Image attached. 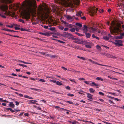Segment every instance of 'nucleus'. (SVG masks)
<instances>
[{
    "mask_svg": "<svg viewBox=\"0 0 124 124\" xmlns=\"http://www.w3.org/2000/svg\"><path fill=\"white\" fill-rule=\"evenodd\" d=\"M111 26L109 27V29L110 34L112 35V36L110 34H109L108 36L111 39H114L115 38V35L118 34L121 32V25L114 21H112Z\"/></svg>",
    "mask_w": 124,
    "mask_h": 124,
    "instance_id": "1",
    "label": "nucleus"
},
{
    "mask_svg": "<svg viewBox=\"0 0 124 124\" xmlns=\"http://www.w3.org/2000/svg\"><path fill=\"white\" fill-rule=\"evenodd\" d=\"M22 5V8L21 14L25 19H28L30 18V14L32 10V7L33 6V2H29L27 5L26 4Z\"/></svg>",
    "mask_w": 124,
    "mask_h": 124,
    "instance_id": "2",
    "label": "nucleus"
},
{
    "mask_svg": "<svg viewBox=\"0 0 124 124\" xmlns=\"http://www.w3.org/2000/svg\"><path fill=\"white\" fill-rule=\"evenodd\" d=\"M8 9V7L7 5H4L2 7V10L3 11L2 14V15L0 14V16H1V17L3 18H6V15L8 16H11L13 17L15 15V13L13 12H11L10 11H7V10Z\"/></svg>",
    "mask_w": 124,
    "mask_h": 124,
    "instance_id": "3",
    "label": "nucleus"
},
{
    "mask_svg": "<svg viewBox=\"0 0 124 124\" xmlns=\"http://www.w3.org/2000/svg\"><path fill=\"white\" fill-rule=\"evenodd\" d=\"M87 29H88L89 30L90 32H91L93 33L97 32V30L96 29L92 27H88L86 25H84L83 29V32H87L88 31Z\"/></svg>",
    "mask_w": 124,
    "mask_h": 124,
    "instance_id": "4",
    "label": "nucleus"
},
{
    "mask_svg": "<svg viewBox=\"0 0 124 124\" xmlns=\"http://www.w3.org/2000/svg\"><path fill=\"white\" fill-rule=\"evenodd\" d=\"M98 8H96L95 7L92 6L89 8V12L91 16H93V15L97 13V11L98 10Z\"/></svg>",
    "mask_w": 124,
    "mask_h": 124,
    "instance_id": "5",
    "label": "nucleus"
},
{
    "mask_svg": "<svg viewBox=\"0 0 124 124\" xmlns=\"http://www.w3.org/2000/svg\"><path fill=\"white\" fill-rule=\"evenodd\" d=\"M122 41L120 40H116V42L114 43L115 46H121L123 45L122 43Z\"/></svg>",
    "mask_w": 124,
    "mask_h": 124,
    "instance_id": "6",
    "label": "nucleus"
},
{
    "mask_svg": "<svg viewBox=\"0 0 124 124\" xmlns=\"http://www.w3.org/2000/svg\"><path fill=\"white\" fill-rule=\"evenodd\" d=\"M88 60L91 62L92 63H93L94 64L100 65L101 66H106V67L108 66V67H110V66H108V65H103L101 64H98L96 62H94V61L90 59H88Z\"/></svg>",
    "mask_w": 124,
    "mask_h": 124,
    "instance_id": "7",
    "label": "nucleus"
},
{
    "mask_svg": "<svg viewBox=\"0 0 124 124\" xmlns=\"http://www.w3.org/2000/svg\"><path fill=\"white\" fill-rule=\"evenodd\" d=\"M1 2L3 3L7 4L10 3L12 2L11 0H0Z\"/></svg>",
    "mask_w": 124,
    "mask_h": 124,
    "instance_id": "8",
    "label": "nucleus"
},
{
    "mask_svg": "<svg viewBox=\"0 0 124 124\" xmlns=\"http://www.w3.org/2000/svg\"><path fill=\"white\" fill-rule=\"evenodd\" d=\"M65 34H64V36L66 37L69 39H71L72 37V35L70 34L68 32H64Z\"/></svg>",
    "mask_w": 124,
    "mask_h": 124,
    "instance_id": "9",
    "label": "nucleus"
},
{
    "mask_svg": "<svg viewBox=\"0 0 124 124\" xmlns=\"http://www.w3.org/2000/svg\"><path fill=\"white\" fill-rule=\"evenodd\" d=\"M72 2L74 5H78L80 3L79 0H71Z\"/></svg>",
    "mask_w": 124,
    "mask_h": 124,
    "instance_id": "10",
    "label": "nucleus"
},
{
    "mask_svg": "<svg viewBox=\"0 0 124 124\" xmlns=\"http://www.w3.org/2000/svg\"><path fill=\"white\" fill-rule=\"evenodd\" d=\"M117 5V7H121V8L124 7V0L123 1L122 3L118 4Z\"/></svg>",
    "mask_w": 124,
    "mask_h": 124,
    "instance_id": "11",
    "label": "nucleus"
},
{
    "mask_svg": "<svg viewBox=\"0 0 124 124\" xmlns=\"http://www.w3.org/2000/svg\"><path fill=\"white\" fill-rule=\"evenodd\" d=\"M29 101L30 103H32L34 104H36V105L38 104V103H36V102H37V101L30 100Z\"/></svg>",
    "mask_w": 124,
    "mask_h": 124,
    "instance_id": "12",
    "label": "nucleus"
},
{
    "mask_svg": "<svg viewBox=\"0 0 124 124\" xmlns=\"http://www.w3.org/2000/svg\"><path fill=\"white\" fill-rule=\"evenodd\" d=\"M83 15V13L81 11H78L77 12L76 15L78 16H80Z\"/></svg>",
    "mask_w": 124,
    "mask_h": 124,
    "instance_id": "13",
    "label": "nucleus"
},
{
    "mask_svg": "<svg viewBox=\"0 0 124 124\" xmlns=\"http://www.w3.org/2000/svg\"><path fill=\"white\" fill-rule=\"evenodd\" d=\"M64 16L68 20L72 19V18L70 16L68 15H65Z\"/></svg>",
    "mask_w": 124,
    "mask_h": 124,
    "instance_id": "14",
    "label": "nucleus"
},
{
    "mask_svg": "<svg viewBox=\"0 0 124 124\" xmlns=\"http://www.w3.org/2000/svg\"><path fill=\"white\" fill-rule=\"evenodd\" d=\"M13 103L12 102H10L9 103V106L12 108H14L15 106L14 104H13Z\"/></svg>",
    "mask_w": 124,
    "mask_h": 124,
    "instance_id": "15",
    "label": "nucleus"
},
{
    "mask_svg": "<svg viewBox=\"0 0 124 124\" xmlns=\"http://www.w3.org/2000/svg\"><path fill=\"white\" fill-rule=\"evenodd\" d=\"M88 95L87 96V97L89 98L90 99H92V95L89 93H88L87 94Z\"/></svg>",
    "mask_w": 124,
    "mask_h": 124,
    "instance_id": "16",
    "label": "nucleus"
},
{
    "mask_svg": "<svg viewBox=\"0 0 124 124\" xmlns=\"http://www.w3.org/2000/svg\"><path fill=\"white\" fill-rule=\"evenodd\" d=\"M86 35V38H90L91 36V34L89 33H87V32H85Z\"/></svg>",
    "mask_w": 124,
    "mask_h": 124,
    "instance_id": "17",
    "label": "nucleus"
},
{
    "mask_svg": "<svg viewBox=\"0 0 124 124\" xmlns=\"http://www.w3.org/2000/svg\"><path fill=\"white\" fill-rule=\"evenodd\" d=\"M89 91L91 93H93L95 91V90H94L93 88H90L89 89Z\"/></svg>",
    "mask_w": 124,
    "mask_h": 124,
    "instance_id": "18",
    "label": "nucleus"
},
{
    "mask_svg": "<svg viewBox=\"0 0 124 124\" xmlns=\"http://www.w3.org/2000/svg\"><path fill=\"white\" fill-rule=\"evenodd\" d=\"M56 84L59 85H62V83L59 81H56Z\"/></svg>",
    "mask_w": 124,
    "mask_h": 124,
    "instance_id": "19",
    "label": "nucleus"
},
{
    "mask_svg": "<svg viewBox=\"0 0 124 124\" xmlns=\"http://www.w3.org/2000/svg\"><path fill=\"white\" fill-rule=\"evenodd\" d=\"M3 34H6V35H9V36H11L13 37H17V38H19V36H17V35H13V36L12 35H11L5 34V33H3Z\"/></svg>",
    "mask_w": 124,
    "mask_h": 124,
    "instance_id": "20",
    "label": "nucleus"
},
{
    "mask_svg": "<svg viewBox=\"0 0 124 124\" xmlns=\"http://www.w3.org/2000/svg\"><path fill=\"white\" fill-rule=\"evenodd\" d=\"M79 41V40L78 39L77 40H75L73 42L77 44H80V42Z\"/></svg>",
    "mask_w": 124,
    "mask_h": 124,
    "instance_id": "21",
    "label": "nucleus"
},
{
    "mask_svg": "<svg viewBox=\"0 0 124 124\" xmlns=\"http://www.w3.org/2000/svg\"><path fill=\"white\" fill-rule=\"evenodd\" d=\"M91 84H92V86H98V85L96 84L94 82H93L91 83Z\"/></svg>",
    "mask_w": 124,
    "mask_h": 124,
    "instance_id": "22",
    "label": "nucleus"
},
{
    "mask_svg": "<svg viewBox=\"0 0 124 124\" xmlns=\"http://www.w3.org/2000/svg\"><path fill=\"white\" fill-rule=\"evenodd\" d=\"M31 89L32 90H35L37 91H40V90L39 89H37L36 88H31Z\"/></svg>",
    "mask_w": 124,
    "mask_h": 124,
    "instance_id": "23",
    "label": "nucleus"
},
{
    "mask_svg": "<svg viewBox=\"0 0 124 124\" xmlns=\"http://www.w3.org/2000/svg\"><path fill=\"white\" fill-rule=\"evenodd\" d=\"M48 29L51 31H54L55 30V28L54 27H51Z\"/></svg>",
    "mask_w": 124,
    "mask_h": 124,
    "instance_id": "24",
    "label": "nucleus"
},
{
    "mask_svg": "<svg viewBox=\"0 0 124 124\" xmlns=\"http://www.w3.org/2000/svg\"><path fill=\"white\" fill-rule=\"evenodd\" d=\"M85 46L87 48H91V46L90 44H86L85 45Z\"/></svg>",
    "mask_w": 124,
    "mask_h": 124,
    "instance_id": "25",
    "label": "nucleus"
},
{
    "mask_svg": "<svg viewBox=\"0 0 124 124\" xmlns=\"http://www.w3.org/2000/svg\"><path fill=\"white\" fill-rule=\"evenodd\" d=\"M75 24L76 25L79 26L80 27H82V24L79 23H76Z\"/></svg>",
    "mask_w": 124,
    "mask_h": 124,
    "instance_id": "26",
    "label": "nucleus"
},
{
    "mask_svg": "<svg viewBox=\"0 0 124 124\" xmlns=\"http://www.w3.org/2000/svg\"><path fill=\"white\" fill-rule=\"evenodd\" d=\"M69 80L70 81H71L72 82H73L75 84L76 83V82L75 81V80L74 79H71V78H70L69 79Z\"/></svg>",
    "mask_w": 124,
    "mask_h": 124,
    "instance_id": "27",
    "label": "nucleus"
},
{
    "mask_svg": "<svg viewBox=\"0 0 124 124\" xmlns=\"http://www.w3.org/2000/svg\"><path fill=\"white\" fill-rule=\"evenodd\" d=\"M20 61V62H21L23 63H24V64H31V63H30L27 62H24V61Z\"/></svg>",
    "mask_w": 124,
    "mask_h": 124,
    "instance_id": "28",
    "label": "nucleus"
},
{
    "mask_svg": "<svg viewBox=\"0 0 124 124\" xmlns=\"http://www.w3.org/2000/svg\"><path fill=\"white\" fill-rule=\"evenodd\" d=\"M58 28L60 30H63L64 28V27L62 26H58Z\"/></svg>",
    "mask_w": 124,
    "mask_h": 124,
    "instance_id": "29",
    "label": "nucleus"
},
{
    "mask_svg": "<svg viewBox=\"0 0 124 124\" xmlns=\"http://www.w3.org/2000/svg\"><path fill=\"white\" fill-rule=\"evenodd\" d=\"M96 48L99 50H101V46L98 45L96 46Z\"/></svg>",
    "mask_w": 124,
    "mask_h": 124,
    "instance_id": "30",
    "label": "nucleus"
},
{
    "mask_svg": "<svg viewBox=\"0 0 124 124\" xmlns=\"http://www.w3.org/2000/svg\"><path fill=\"white\" fill-rule=\"evenodd\" d=\"M67 95L68 96L70 97H73L74 96V95L73 94H70V93L67 94Z\"/></svg>",
    "mask_w": 124,
    "mask_h": 124,
    "instance_id": "31",
    "label": "nucleus"
},
{
    "mask_svg": "<svg viewBox=\"0 0 124 124\" xmlns=\"http://www.w3.org/2000/svg\"><path fill=\"white\" fill-rule=\"evenodd\" d=\"M18 21L21 22L23 23H24V21L22 19H19L18 20Z\"/></svg>",
    "mask_w": 124,
    "mask_h": 124,
    "instance_id": "32",
    "label": "nucleus"
},
{
    "mask_svg": "<svg viewBox=\"0 0 124 124\" xmlns=\"http://www.w3.org/2000/svg\"><path fill=\"white\" fill-rule=\"evenodd\" d=\"M103 39L106 40H108L109 39V38L107 36H105L103 37Z\"/></svg>",
    "mask_w": 124,
    "mask_h": 124,
    "instance_id": "33",
    "label": "nucleus"
},
{
    "mask_svg": "<svg viewBox=\"0 0 124 124\" xmlns=\"http://www.w3.org/2000/svg\"><path fill=\"white\" fill-rule=\"evenodd\" d=\"M50 35V34L48 32H46V33H44L43 35H44L45 36H49Z\"/></svg>",
    "mask_w": 124,
    "mask_h": 124,
    "instance_id": "34",
    "label": "nucleus"
},
{
    "mask_svg": "<svg viewBox=\"0 0 124 124\" xmlns=\"http://www.w3.org/2000/svg\"><path fill=\"white\" fill-rule=\"evenodd\" d=\"M75 34L79 36H83V35L82 34H80L77 32H75Z\"/></svg>",
    "mask_w": 124,
    "mask_h": 124,
    "instance_id": "35",
    "label": "nucleus"
},
{
    "mask_svg": "<svg viewBox=\"0 0 124 124\" xmlns=\"http://www.w3.org/2000/svg\"><path fill=\"white\" fill-rule=\"evenodd\" d=\"M48 57H51L52 58H55V56H54V55H52L51 54H49Z\"/></svg>",
    "mask_w": 124,
    "mask_h": 124,
    "instance_id": "36",
    "label": "nucleus"
},
{
    "mask_svg": "<svg viewBox=\"0 0 124 124\" xmlns=\"http://www.w3.org/2000/svg\"><path fill=\"white\" fill-rule=\"evenodd\" d=\"M75 28H72L70 30V31H71V32H75Z\"/></svg>",
    "mask_w": 124,
    "mask_h": 124,
    "instance_id": "37",
    "label": "nucleus"
},
{
    "mask_svg": "<svg viewBox=\"0 0 124 124\" xmlns=\"http://www.w3.org/2000/svg\"><path fill=\"white\" fill-rule=\"evenodd\" d=\"M77 57L78 58L81 59L83 60H85V59L83 57H80L79 56H78Z\"/></svg>",
    "mask_w": 124,
    "mask_h": 124,
    "instance_id": "38",
    "label": "nucleus"
},
{
    "mask_svg": "<svg viewBox=\"0 0 124 124\" xmlns=\"http://www.w3.org/2000/svg\"><path fill=\"white\" fill-rule=\"evenodd\" d=\"M29 79L31 80H32L34 81H36V80H37V78H29Z\"/></svg>",
    "mask_w": 124,
    "mask_h": 124,
    "instance_id": "39",
    "label": "nucleus"
},
{
    "mask_svg": "<svg viewBox=\"0 0 124 124\" xmlns=\"http://www.w3.org/2000/svg\"><path fill=\"white\" fill-rule=\"evenodd\" d=\"M39 80L40 81L43 82H45L46 81L45 80L43 79H40Z\"/></svg>",
    "mask_w": 124,
    "mask_h": 124,
    "instance_id": "40",
    "label": "nucleus"
},
{
    "mask_svg": "<svg viewBox=\"0 0 124 124\" xmlns=\"http://www.w3.org/2000/svg\"><path fill=\"white\" fill-rule=\"evenodd\" d=\"M7 31L11 32H17V31H14L13 30H10L8 29H7Z\"/></svg>",
    "mask_w": 124,
    "mask_h": 124,
    "instance_id": "41",
    "label": "nucleus"
},
{
    "mask_svg": "<svg viewBox=\"0 0 124 124\" xmlns=\"http://www.w3.org/2000/svg\"><path fill=\"white\" fill-rule=\"evenodd\" d=\"M66 102L67 103H69L70 104H73V102L72 101H66Z\"/></svg>",
    "mask_w": 124,
    "mask_h": 124,
    "instance_id": "42",
    "label": "nucleus"
},
{
    "mask_svg": "<svg viewBox=\"0 0 124 124\" xmlns=\"http://www.w3.org/2000/svg\"><path fill=\"white\" fill-rule=\"evenodd\" d=\"M67 24H68L67 26L68 27H69V28H72V24H68V23Z\"/></svg>",
    "mask_w": 124,
    "mask_h": 124,
    "instance_id": "43",
    "label": "nucleus"
},
{
    "mask_svg": "<svg viewBox=\"0 0 124 124\" xmlns=\"http://www.w3.org/2000/svg\"><path fill=\"white\" fill-rule=\"evenodd\" d=\"M108 93L111 94H112L113 95H114V96L116 95V94L115 93L109 92Z\"/></svg>",
    "mask_w": 124,
    "mask_h": 124,
    "instance_id": "44",
    "label": "nucleus"
},
{
    "mask_svg": "<svg viewBox=\"0 0 124 124\" xmlns=\"http://www.w3.org/2000/svg\"><path fill=\"white\" fill-rule=\"evenodd\" d=\"M117 38L118 39H122L123 38V37L120 36H117Z\"/></svg>",
    "mask_w": 124,
    "mask_h": 124,
    "instance_id": "45",
    "label": "nucleus"
},
{
    "mask_svg": "<svg viewBox=\"0 0 124 124\" xmlns=\"http://www.w3.org/2000/svg\"><path fill=\"white\" fill-rule=\"evenodd\" d=\"M6 26L7 27L12 28H13V25H12L11 26H10L9 25H6Z\"/></svg>",
    "mask_w": 124,
    "mask_h": 124,
    "instance_id": "46",
    "label": "nucleus"
},
{
    "mask_svg": "<svg viewBox=\"0 0 124 124\" xmlns=\"http://www.w3.org/2000/svg\"><path fill=\"white\" fill-rule=\"evenodd\" d=\"M106 56L108 57L111 58V55L108 54H106Z\"/></svg>",
    "mask_w": 124,
    "mask_h": 124,
    "instance_id": "47",
    "label": "nucleus"
},
{
    "mask_svg": "<svg viewBox=\"0 0 124 124\" xmlns=\"http://www.w3.org/2000/svg\"><path fill=\"white\" fill-rule=\"evenodd\" d=\"M6 110H9L11 112H12V111L13 110L12 109L10 108H7L6 109Z\"/></svg>",
    "mask_w": 124,
    "mask_h": 124,
    "instance_id": "48",
    "label": "nucleus"
},
{
    "mask_svg": "<svg viewBox=\"0 0 124 124\" xmlns=\"http://www.w3.org/2000/svg\"><path fill=\"white\" fill-rule=\"evenodd\" d=\"M78 122L76 121H73L72 123V124H76L77 123H78Z\"/></svg>",
    "mask_w": 124,
    "mask_h": 124,
    "instance_id": "49",
    "label": "nucleus"
},
{
    "mask_svg": "<svg viewBox=\"0 0 124 124\" xmlns=\"http://www.w3.org/2000/svg\"><path fill=\"white\" fill-rule=\"evenodd\" d=\"M61 1L63 2L64 4H65L66 1V0H61Z\"/></svg>",
    "mask_w": 124,
    "mask_h": 124,
    "instance_id": "50",
    "label": "nucleus"
},
{
    "mask_svg": "<svg viewBox=\"0 0 124 124\" xmlns=\"http://www.w3.org/2000/svg\"><path fill=\"white\" fill-rule=\"evenodd\" d=\"M57 41L61 43H62L64 44L65 43V42L63 41H61V40H58Z\"/></svg>",
    "mask_w": 124,
    "mask_h": 124,
    "instance_id": "51",
    "label": "nucleus"
},
{
    "mask_svg": "<svg viewBox=\"0 0 124 124\" xmlns=\"http://www.w3.org/2000/svg\"><path fill=\"white\" fill-rule=\"evenodd\" d=\"M99 94L102 96H103L104 95V94L103 93L101 92H99Z\"/></svg>",
    "mask_w": 124,
    "mask_h": 124,
    "instance_id": "52",
    "label": "nucleus"
},
{
    "mask_svg": "<svg viewBox=\"0 0 124 124\" xmlns=\"http://www.w3.org/2000/svg\"><path fill=\"white\" fill-rule=\"evenodd\" d=\"M65 88L66 89L68 90H70V87L69 86H66Z\"/></svg>",
    "mask_w": 124,
    "mask_h": 124,
    "instance_id": "53",
    "label": "nucleus"
},
{
    "mask_svg": "<svg viewBox=\"0 0 124 124\" xmlns=\"http://www.w3.org/2000/svg\"><path fill=\"white\" fill-rule=\"evenodd\" d=\"M15 103H16V105L17 106H18L19 105V103L18 102L16 101L15 102Z\"/></svg>",
    "mask_w": 124,
    "mask_h": 124,
    "instance_id": "54",
    "label": "nucleus"
},
{
    "mask_svg": "<svg viewBox=\"0 0 124 124\" xmlns=\"http://www.w3.org/2000/svg\"><path fill=\"white\" fill-rule=\"evenodd\" d=\"M108 101L110 103V104H111V103H113V104H114V103L113 102V101H112L111 100H108Z\"/></svg>",
    "mask_w": 124,
    "mask_h": 124,
    "instance_id": "55",
    "label": "nucleus"
},
{
    "mask_svg": "<svg viewBox=\"0 0 124 124\" xmlns=\"http://www.w3.org/2000/svg\"><path fill=\"white\" fill-rule=\"evenodd\" d=\"M50 81L51 82H53L54 83H56V81L55 80H50Z\"/></svg>",
    "mask_w": 124,
    "mask_h": 124,
    "instance_id": "56",
    "label": "nucleus"
},
{
    "mask_svg": "<svg viewBox=\"0 0 124 124\" xmlns=\"http://www.w3.org/2000/svg\"><path fill=\"white\" fill-rule=\"evenodd\" d=\"M71 39H72L74 40H77L78 39V38H75L72 37V38H71Z\"/></svg>",
    "mask_w": 124,
    "mask_h": 124,
    "instance_id": "57",
    "label": "nucleus"
},
{
    "mask_svg": "<svg viewBox=\"0 0 124 124\" xmlns=\"http://www.w3.org/2000/svg\"><path fill=\"white\" fill-rule=\"evenodd\" d=\"M81 18L82 19H83L84 20H85L86 19V18L85 16H83V17H81Z\"/></svg>",
    "mask_w": 124,
    "mask_h": 124,
    "instance_id": "58",
    "label": "nucleus"
},
{
    "mask_svg": "<svg viewBox=\"0 0 124 124\" xmlns=\"http://www.w3.org/2000/svg\"><path fill=\"white\" fill-rule=\"evenodd\" d=\"M15 29L16 30H19L20 29V28L17 27H15Z\"/></svg>",
    "mask_w": 124,
    "mask_h": 124,
    "instance_id": "59",
    "label": "nucleus"
},
{
    "mask_svg": "<svg viewBox=\"0 0 124 124\" xmlns=\"http://www.w3.org/2000/svg\"><path fill=\"white\" fill-rule=\"evenodd\" d=\"M84 82L87 84H89V82L86 81H84Z\"/></svg>",
    "mask_w": 124,
    "mask_h": 124,
    "instance_id": "60",
    "label": "nucleus"
},
{
    "mask_svg": "<svg viewBox=\"0 0 124 124\" xmlns=\"http://www.w3.org/2000/svg\"><path fill=\"white\" fill-rule=\"evenodd\" d=\"M62 23H63L64 24H65V25H66V24L67 23L65 21H63V20H62Z\"/></svg>",
    "mask_w": 124,
    "mask_h": 124,
    "instance_id": "61",
    "label": "nucleus"
},
{
    "mask_svg": "<svg viewBox=\"0 0 124 124\" xmlns=\"http://www.w3.org/2000/svg\"><path fill=\"white\" fill-rule=\"evenodd\" d=\"M118 107L123 109L124 110V105H123L122 107Z\"/></svg>",
    "mask_w": 124,
    "mask_h": 124,
    "instance_id": "62",
    "label": "nucleus"
},
{
    "mask_svg": "<svg viewBox=\"0 0 124 124\" xmlns=\"http://www.w3.org/2000/svg\"><path fill=\"white\" fill-rule=\"evenodd\" d=\"M61 68L62 69H63L65 70H67V69L64 67L62 66L61 67Z\"/></svg>",
    "mask_w": 124,
    "mask_h": 124,
    "instance_id": "63",
    "label": "nucleus"
},
{
    "mask_svg": "<svg viewBox=\"0 0 124 124\" xmlns=\"http://www.w3.org/2000/svg\"><path fill=\"white\" fill-rule=\"evenodd\" d=\"M24 115L25 116H29V114H28V113H25L24 114Z\"/></svg>",
    "mask_w": 124,
    "mask_h": 124,
    "instance_id": "64",
    "label": "nucleus"
}]
</instances>
